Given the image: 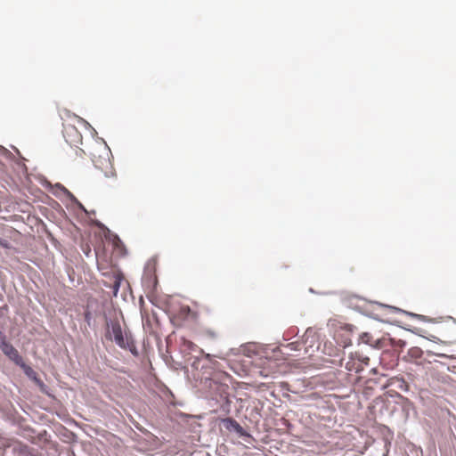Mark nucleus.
Masks as SVG:
<instances>
[{"instance_id":"nucleus-1","label":"nucleus","mask_w":456,"mask_h":456,"mask_svg":"<svg viewBox=\"0 0 456 456\" xmlns=\"http://www.w3.org/2000/svg\"><path fill=\"white\" fill-rule=\"evenodd\" d=\"M90 154L94 167L102 171L105 176L110 177L115 175V170L110 162L111 153L106 145H98Z\"/></svg>"},{"instance_id":"nucleus-2","label":"nucleus","mask_w":456,"mask_h":456,"mask_svg":"<svg viewBox=\"0 0 456 456\" xmlns=\"http://www.w3.org/2000/svg\"><path fill=\"white\" fill-rule=\"evenodd\" d=\"M0 349L15 364L20 366L23 369L26 368V364L22 357L20 355L18 350L11 343L6 341V339H3L1 342Z\"/></svg>"},{"instance_id":"nucleus-3","label":"nucleus","mask_w":456,"mask_h":456,"mask_svg":"<svg viewBox=\"0 0 456 456\" xmlns=\"http://www.w3.org/2000/svg\"><path fill=\"white\" fill-rule=\"evenodd\" d=\"M170 318L175 325L180 327L189 319L195 318V314L190 306L181 305L177 310L172 312Z\"/></svg>"},{"instance_id":"nucleus-4","label":"nucleus","mask_w":456,"mask_h":456,"mask_svg":"<svg viewBox=\"0 0 456 456\" xmlns=\"http://www.w3.org/2000/svg\"><path fill=\"white\" fill-rule=\"evenodd\" d=\"M110 333L113 336V338L118 346L122 348H126L128 346L127 338L124 337L121 326L118 322H111Z\"/></svg>"},{"instance_id":"nucleus-5","label":"nucleus","mask_w":456,"mask_h":456,"mask_svg":"<svg viewBox=\"0 0 456 456\" xmlns=\"http://www.w3.org/2000/svg\"><path fill=\"white\" fill-rule=\"evenodd\" d=\"M422 355L423 351L420 347L412 346L408 350L407 354L403 356V360L405 362H415L420 359Z\"/></svg>"},{"instance_id":"nucleus-6","label":"nucleus","mask_w":456,"mask_h":456,"mask_svg":"<svg viewBox=\"0 0 456 456\" xmlns=\"http://www.w3.org/2000/svg\"><path fill=\"white\" fill-rule=\"evenodd\" d=\"M223 423L227 430H234L238 434H242L243 432L242 427L236 420L231 418L224 419Z\"/></svg>"},{"instance_id":"nucleus-7","label":"nucleus","mask_w":456,"mask_h":456,"mask_svg":"<svg viewBox=\"0 0 456 456\" xmlns=\"http://www.w3.org/2000/svg\"><path fill=\"white\" fill-rule=\"evenodd\" d=\"M359 342L362 343V344L373 346L374 343L376 342V340L373 338L371 334H370L368 332H364L359 336Z\"/></svg>"},{"instance_id":"nucleus-8","label":"nucleus","mask_w":456,"mask_h":456,"mask_svg":"<svg viewBox=\"0 0 456 456\" xmlns=\"http://www.w3.org/2000/svg\"><path fill=\"white\" fill-rule=\"evenodd\" d=\"M85 151L79 148L73 149L71 154L69 155V160L75 162L77 159H84Z\"/></svg>"},{"instance_id":"nucleus-9","label":"nucleus","mask_w":456,"mask_h":456,"mask_svg":"<svg viewBox=\"0 0 456 456\" xmlns=\"http://www.w3.org/2000/svg\"><path fill=\"white\" fill-rule=\"evenodd\" d=\"M18 456H33L27 445L19 444Z\"/></svg>"},{"instance_id":"nucleus-10","label":"nucleus","mask_w":456,"mask_h":456,"mask_svg":"<svg viewBox=\"0 0 456 456\" xmlns=\"http://www.w3.org/2000/svg\"><path fill=\"white\" fill-rule=\"evenodd\" d=\"M358 359H359V361H360L362 363H363L364 365H368V364H369V362H370V358H369V357H367V356H364V357H363V356H362V357L361 356V357H360V356H359V358H358Z\"/></svg>"},{"instance_id":"nucleus-11","label":"nucleus","mask_w":456,"mask_h":456,"mask_svg":"<svg viewBox=\"0 0 456 456\" xmlns=\"http://www.w3.org/2000/svg\"><path fill=\"white\" fill-rule=\"evenodd\" d=\"M0 246L5 248H9V243L5 240L0 238Z\"/></svg>"},{"instance_id":"nucleus-12","label":"nucleus","mask_w":456,"mask_h":456,"mask_svg":"<svg viewBox=\"0 0 456 456\" xmlns=\"http://www.w3.org/2000/svg\"><path fill=\"white\" fill-rule=\"evenodd\" d=\"M346 368L347 370H354V368L350 366V362H347V363L346 364Z\"/></svg>"},{"instance_id":"nucleus-13","label":"nucleus","mask_w":456,"mask_h":456,"mask_svg":"<svg viewBox=\"0 0 456 456\" xmlns=\"http://www.w3.org/2000/svg\"><path fill=\"white\" fill-rule=\"evenodd\" d=\"M0 339H1V342L3 341V339H6L5 336L1 331H0Z\"/></svg>"},{"instance_id":"nucleus-14","label":"nucleus","mask_w":456,"mask_h":456,"mask_svg":"<svg viewBox=\"0 0 456 456\" xmlns=\"http://www.w3.org/2000/svg\"><path fill=\"white\" fill-rule=\"evenodd\" d=\"M362 369V366H361V367H356L354 370H355V371H356V372H358V371H360Z\"/></svg>"},{"instance_id":"nucleus-15","label":"nucleus","mask_w":456,"mask_h":456,"mask_svg":"<svg viewBox=\"0 0 456 456\" xmlns=\"http://www.w3.org/2000/svg\"><path fill=\"white\" fill-rule=\"evenodd\" d=\"M436 354L438 355V356H441V357H444L445 356V354Z\"/></svg>"},{"instance_id":"nucleus-16","label":"nucleus","mask_w":456,"mask_h":456,"mask_svg":"<svg viewBox=\"0 0 456 456\" xmlns=\"http://www.w3.org/2000/svg\"><path fill=\"white\" fill-rule=\"evenodd\" d=\"M209 357H210V354H206V358H207V359H209Z\"/></svg>"},{"instance_id":"nucleus-17","label":"nucleus","mask_w":456,"mask_h":456,"mask_svg":"<svg viewBox=\"0 0 456 456\" xmlns=\"http://www.w3.org/2000/svg\"><path fill=\"white\" fill-rule=\"evenodd\" d=\"M73 130L75 131V133H76V134H78L77 130H76L75 128H73Z\"/></svg>"}]
</instances>
